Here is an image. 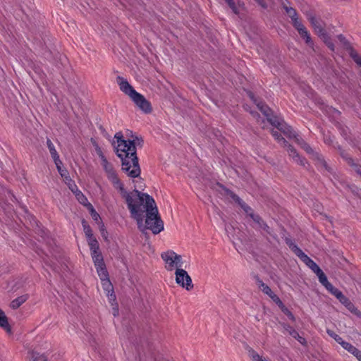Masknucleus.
Here are the masks:
<instances>
[{
    "label": "nucleus",
    "mask_w": 361,
    "mask_h": 361,
    "mask_svg": "<svg viewBox=\"0 0 361 361\" xmlns=\"http://www.w3.org/2000/svg\"><path fill=\"white\" fill-rule=\"evenodd\" d=\"M120 194L126 200L131 216L142 232L149 229L154 234H158L164 230V223L158 215L155 201L150 195L136 189L131 192L123 189Z\"/></svg>",
    "instance_id": "obj_1"
},
{
    "label": "nucleus",
    "mask_w": 361,
    "mask_h": 361,
    "mask_svg": "<svg viewBox=\"0 0 361 361\" xmlns=\"http://www.w3.org/2000/svg\"><path fill=\"white\" fill-rule=\"evenodd\" d=\"M250 97L257 104L258 109L264 115L267 120L273 126L276 128V130L273 129L271 130V135L275 138V140H277L281 146L287 147V151L289 155L295 162L300 165L305 166V160L298 155L296 150L291 145H288L287 141L281 135V133H283L288 137H295V131L289 126H288L283 120L274 116L271 114V111L268 106L262 102H257L252 93L250 94Z\"/></svg>",
    "instance_id": "obj_2"
},
{
    "label": "nucleus",
    "mask_w": 361,
    "mask_h": 361,
    "mask_svg": "<svg viewBox=\"0 0 361 361\" xmlns=\"http://www.w3.org/2000/svg\"><path fill=\"white\" fill-rule=\"evenodd\" d=\"M116 140V152L122 160V169L130 178H137L140 174L138 159L136 155L135 140H126L123 133L115 134Z\"/></svg>",
    "instance_id": "obj_3"
},
{
    "label": "nucleus",
    "mask_w": 361,
    "mask_h": 361,
    "mask_svg": "<svg viewBox=\"0 0 361 361\" xmlns=\"http://www.w3.org/2000/svg\"><path fill=\"white\" fill-rule=\"evenodd\" d=\"M96 152L101 159V165L106 173L108 180L111 183L114 188L120 192L125 189L124 185L119 179L112 164L108 161L102 149L99 146L96 147Z\"/></svg>",
    "instance_id": "obj_4"
},
{
    "label": "nucleus",
    "mask_w": 361,
    "mask_h": 361,
    "mask_svg": "<svg viewBox=\"0 0 361 361\" xmlns=\"http://www.w3.org/2000/svg\"><path fill=\"white\" fill-rule=\"evenodd\" d=\"M290 248L294 252V253L317 276L319 281L322 279V277L325 276V274L319 268V267L303 251L299 248L295 244L293 243H288Z\"/></svg>",
    "instance_id": "obj_5"
},
{
    "label": "nucleus",
    "mask_w": 361,
    "mask_h": 361,
    "mask_svg": "<svg viewBox=\"0 0 361 361\" xmlns=\"http://www.w3.org/2000/svg\"><path fill=\"white\" fill-rule=\"evenodd\" d=\"M161 257L164 262V267L169 271L178 270L183 267V259L180 255L174 251L169 250L161 254Z\"/></svg>",
    "instance_id": "obj_6"
},
{
    "label": "nucleus",
    "mask_w": 361,
    "mask_h": 361,
    "mask_svg": "<svg viewBox=\"0 0 361 361\" xmlns=\"http://www.w3.org/2000/svg\"><path fill=\"white\" fill-rule=\"evenodd\" d=\"M309 20L314 27L315 32L319 35V37L324 41V42L328 46V47L331 50L334 51L335 47L334 43L331 42V38L323 29L320 23L314 16H310Z\"/></svg>",
    "instance_id": "obj_7"
},
{
    "label": "nucleus",
    "mask_w": 361,
    "mask_h": 361,
    "mask_svg": "<svg viewBox=\"0 0 361 361\" xmlns=\"http://www.w3.org/2000/svg\"><path fill=\"white\" fill-rule=\"evenodd\" d=\"M319 282L326 288V290L334 295L342 304L348 307L350 305V300L342 293L338 288H335L331 283L328 281L327 277L325 275L322 277Z\"/></svg>",
    "instance_id": "obj_8"
},
{
    "label": "nucleus",
    "mask_w": 361,
    "mask_h": 361,
    "mask_svg": "<svg viewBox=\"0 0 361 361\" xmlns=\"http://www.w3.org/2000/svg\"><path fill=\"white\" fill-rule=\"evenodd\" d=\"M176 282L181 287L185 288L187 290H190L193 288V283L191 277L188 272L183 269L180 268L175 272Z\"/></svg>",
    "instance_id": "obj_9"
},
{
    "label": "nucleus",
    "mask_w": 361,
    "mask_h": 361,
    "mask_svg": "<svg viewBox=\"0 0 361 361\" xmlns=\"http://www.w3.org/2000/svg\"><path fill=\"white\" fill-rule=\"evenodd\" d=\"M130 99L144 113L149 114L152 111V106L149 102H148L142 94L136 92L133 93V96H132Z\"/></svg>",
    "instance_id": "obj_10"
},
{
    "label": "nucleus",
    "mask_w": 361,
    "mask_h": 361,
    "mask_svg": "<svg viewBox=\"0 0 361 361\" xmlns=\"http://www.w3.org/2000/svg\"><path fill=\"white\" fill-rule=\"evenodd\" d=\"M117 83L120 87V90L129 96L130 98L133 96V93H135L137 91L130 85V83L123 78V77L118 76L116 78Z\"/></svg>",
    "instance_id": "obj_11"
},
{
    "label": "nucleus",
    "mask_w": 361,
    "mask_h": 361,
    "mask_svg": "<svg viewBox=\"0 0 361 361\" xmlns=\"http://www.w3.org/2000/svg\"><path fill=\"white\" fill-rule=\"evenodd\" d=\"M225 191V195L231 197L233 201H235L236 203H238L241 208L245 212V213L249 215L252 212V209L250 207H249L247 204H245L237 195H235L233 192L231 190L224 188Z\"/></svg>",
    "instance_id": "obj_12"
},
{
    "label": "nucleus",
    "mask_w": 361,
    "mask_h": 361,
    "mask_svg": "<svg viewBox=\"0 0 361 361\" xmlns=\"http://www.w3.org/2000/svg\"><path fill=\"white\" fill-rule=\"evenodd\" d=\"M295 29L298 31L301 37H302L305 42L310 45L312 46L313 42L312 41L311 37L305 27L302 24L301 22H297L295 23Z\"/></svg>",
    "instance_id": "obj_13"
},
{
    "label": "nucleus",
    "mask_w": 361,
    "mask_h": 361,
    "mask_svg": "<svg viewBox=\"0 0 361 361\" xmlns=\"http://www.w3.org/2000/svg\"><path fill=\"white\" fill-rule=\"evenodd\" d=\"M286 331L294 338L297 339L301 344L305 345L306 343L305 339L300 336L298 332L294 329L292 326L286 325L284 326Z\"/></svg>",
    "instance_id": "obj_14"
},
{
    "label": "nucleus",
    "mask_w": 361,
    "mask_h": 361,
    "mask_svg": "<svg viewBox=\"0 0 361 361\" xmlns=\"http://www.w3.org/2000/svg\"><path fill=\"white\" fill-rule=\"evenodd\" d=\"M249 216L253 219V221L259 225V227L268 233H270L269 227L262 220L259 216L255 214L253 212L249 214Z\"/></svg>",
    "instance_id": "obj_15"
},
{
    "label": "nucleus",
    "mask_w": 361,
    "mask_h": 361,
    "mask_svg": "<svg viewBox=\"0 0 361 361\" xmlns=\"http://www.w3.org/2000/svg\"><path fill=\"white\" fill-rule=\"evenodd\" d=\"M283 8L286 10L288 16L291 18L293 26L295 27V23L300 22L298 19L296 11L293 8L288 7L285 4H283Z\"/></svg>",
    "instance_id": "obj_16"
},
{
    "label": "nucleus",
    "mask_w": 361,
    "mask_h": 361,
    "mask_svg": "<svg viewBox=\"0 0 361 361\" xmlns=\"http://www.w3.org/2000/svg\"><path fill=\"white\" fill-rule=\"evenodd\" d=\"M341 345L348 352L353 355L355 357H357L358 354L360 353V350H358L357 348H355L354 345H353L351 343L348 342L343 341Z\"/></svg>",
    "instance_id": "obj_17"
},
{
    "label": "nucleus",
    "mask_w": 361,
    "mask_h": 361,
    "mask_svg": "<svg viewBox=\"0 0 361 361\" xmlns=\"http://www.w3.org/2000/svg\"><path fill=\"white\" fill-rule=\"evenodd\" d=\"M257 283L259 286V288L261 289V290L266 295H267L269 298L271 295H272L274 293L271 290V289L269 288L268 285L264 283L261 279L259 278L257 279Z\"/></svg>",
    "instance_id": "obj_18"
},
{
    "label": "nucleus",
    "mask_w": 361,
    "mask_h": 361,
    "mask_svg": "<svg viewBox=\"0 0 361 361\" xmlns=\"http://www.w3.org/2000/svg\"><path fill=\"white\" fill-rule=\"evenodd\" d=\"M0 326L7 331H11V327L8 322L7 317L4 312L0 308Z\"/></svg>",
    "instance_id": "obj_19"
},
{
    "label": "nucleus",
    "mask_w": 361,
    "mask_h": 361,
    "mask_svg": "<svg viewBox=\"0 0 361 361\" xmlns=\"http://www.w3.org/2000/svg\"><path fill=\"white\" fill-rule=\"evenodd\" d=\"M27 300V295H23L14 299L11 302V307L13 309L18 308L22 304H23Z\"/></svg>",
    "instance_id": "obj_20"
},
{
    "label": "nucleus",
    "mask_w": 361,
    "mask_h": 361,
    "mask_svg": "<svg viewBox=\"0 0 361 361\" xmlns=\"http://www.w3.org/2000/svg\"><path fill=\"white\" fill-rule=\"evenodd\" d=\"M92 257L95 267L103 266L104 264L103 257L99 251L92 252Z\"/></svg>",
    "instance_id": "obj_21"
},
{
    "label": "nucleus",
    "mask_w": 361,
    "mask_h": 361,
    "mask_svg": "<svg viewBox=\"0 0 361 361\" xmlns=\"http://www.w3.org/2000/svg\"><path fill=\"white\" fill-rule=\"evenodd\" d=\"M95 268L101 280L109 278V274L106 270L105 264H104L103 266L101 265L95 267Z\"/></svg>",
    "instance_id": "obj_22"
},
{
    "label": "nucleus",
    "mask_w": 361,
    "mask_h": 361,
    "mask_svg": "<svg viewBox=\"0 0 361 361\" xmlns=\"http://www.w3.org/2000/svg\"><path fill=\"white\" fill-rule=\"evenodd\" d=\"M74 194L80 204H83L87 207H88V204H90L88 202L87 198L82 194V192L80 190H75Z\"/></svg>",
    "instance_id": "obj_23"
},
{
    "label": "nucleus",
    "mask_w": 361,
    "mask_h": 361,
    "mask_svg": "<svg viewBox=\"0 0 361 361\" xmlns=\"http://www.w3.org/2000/svg\"><path fill=\"white\" fill-rule=\"evenodd\" d=\"M91 252L99 251V247L97 239L94 237L87 238Z\"/></svg>",
    "instance_id": "obj_24"
},
{
    "label": "nucleus",
    "mask_w": 361,
    "mask_h": 361,
    "mask_svg": "<svg viewBox=\"0 0 361 361\" xmlns=\"http://www.w3.org/2000/svg\"><path fill=\"white\" fill-rule=\"evenodd\" d=\"M47 145L52 158L59 156L50 139L47 140Z\"/></svg>",
    "instance_id": "obj_25"
},
{
    "label": "nucleus",
    "mask_w": 361,
    "mask_h": 361,
    "mask_svg": "<svg viewBox=\"0 0 361 361\" xmlns=\"http://www.w3.org/2000/svg\"><path fill=\"white\" fill-rule=\"evenodd\" d=\"M102 286L106 293L112 292L113 286L109 278L101 280Z\"/></svg>",
    "instance_id": "obj_26"
},
{
    "label": "nucleus",
    "mask_w": 361,
    "mask_h": 361,
    "mask_svg": "<svg viewBox=\"0 0 361 361\" xmlns=\"http://www.w3.org/2000/svg\"><path fill=\"white\" fill-rule=\"evenodd\" d=\"M235 14L238 13V0H224Z\"/></svg>",
    "instance_id": "obj_27"
},
{
    "label": "nucleus",
    "mask_w": 361,
    "mask_h": 361,
    "mask_svg": "<svg viewBox=\"0 0 361 361\" xmlns=\"http://www.w3.org/2000/svg\"><path fill=\"white\" fill-rule=\"evenodd\" d=\"M82 227H83V231H84V233L87 237V238H92V237H94L93 236V233H92V228H90V226L87 224V222L83 220L82 221Z\"/></svg>",
    "instance_id": "obj_28"
},
{
    "label": "nucleus",
    "mask_w": 361,
    "mask_h": 361,
    "mask_svg": "<svg viewBox=\"0 0 361 361\" xmlns=\"http://www.w3.org/2000/svg\"><path fill=\"white\" fill-rule=\"evenodd\" d=\"M88 210L90 211V213L91 214L92 218L95 221H99L100 220V216L99 214L96 212L92 204H88V207H87Z\"/></svg>",
    "instance_id": "obj_29"
},
{
    "label": "nucleus",
    "mask_w": 361,
    "mask_h": 361,
    "mask_svg": "<svg viewBox=\"0 0 361 361\" xmlns=\"http://www.w3.org/2000/svg\"><path fill=\"white\" fill-rule=\"evenodd\" d=\"M326 333L328 334V335L329 336H331V338H333L338 343H339L340 345H341V343H343V342L344 341L343 340V338L338 336V334H336L334 331L332 330H330V329H327L326 330Z\"/></svg>",
    "instance_id": "obj_30"
},
{
    "label": "nucleus",
    "mask_w": 361,
    "mask_h": 361,
    "mask_svg": "<svg viewBox=\"0 0 361 361\" xmlns=\"http://www.w3.org/2000/svg\"><path fill=\"white\" fill-rule=\"evenodd\" d=\"M250 356L253 360V361H269L267 358L259 355L255 350L250 351Z\"/></svg>",
    "instance_id": "obj_31"
},
{
    "label": "nucleus",
    "mask_w": 361,
    "mask_h": 361,
    "mask_svg": "<svg viewBox=\"0 0 361 361\" xmlns=\"http://www.w3.org/2000/svg\"><path fill=\"white\" fill-rule=\"evenodd\" d=\"M65 182L68 185L69 189L73 192L75 193V190H78V188L77 187V185L75 184L74 181H73L70 176L65 180Z\"/></svg>",
    "instance_id": "obj_32"
},
{
    "label": "nucleus",
    "mask_w": 361,
    "mask_h": 361,
    "mask_svg": "<svg viewBox=\"0 0 361 361\" xmlns=\"http://www.w3.org/2000/svg\"><path fill=\"white\" fill-rule=\"evenodd\" d=\"M33 361H47V357L44 355L39 353H33Z\"/></svg>",
    "instance_id": "obj_33"
},
{
    "label": "nucleus",
    "mask_w": 361,
    "mask_h": 361,
    "mask_svg": "<svg viewBox=\"0 0 361 361\" xmlns=\"http://www.w3.org/2000/svg\"><path fill=\"white\" fill-rule=\"evenodd\" d=\"M58 171L62 167V161L60 160L59 156L52 158Z\"/></svg>",
    "instance_id": "obj_34"
},
{
    "label": "nucleus",
    "mask_w": 361,
    "mask_h": 361,
    "mask_svg": "<svg viewBox=\"0 0 361 361\" xmlns=\"http://www.w3.org/2000/svg\"><path fill=\"white\" fill-rule=\"evenodd\" d=\"M106 295L108 296V299H109V302L112 305L113 304H115V301H116V295L114 293V290H112V292H110V293H106Z\"/></svg>",
    "instance_id": "obj_35"
},
{
    "label": "nucleus",
    "mask_w": 361,
    "mask_h": 361,
    "mask_svg": "<svg viewBox=\"0 0 361 361\" xmlns=\"http://www.w3.org/2000/svg\"><path fill=\"white\" fill-rule=\"evenodd\" d=\"M283 312L292 321H295V317L293 314L286 307L284 308Z\"/></svg>",
    "instance_id": "obj_36"
},
{
    "label": "nucleus",
    "mask_w": 361,
    "mask_h": 361,
    "mask_svg": "<svg viewBox=\"0 0 361 361\" xmlns=\"http://www.w3.org/2000/svg\"><path fill=\"white\" fill-rule=\"evenodd\" d=\"M58 171L61 176L64 178V180L69 177L68 172L66 169H62V167L60 169V171Z\"/></svg>",
    "instance_id": "obj_37"
},
{
    "label": "nucleus",
    "mask_w": 361,
    "mask_h": 361,
    "mask_svg": "<svg viewBox=\"0 0 361 361\" xmlns=\"http://www.w3.org/2000/svg\"><path fill=\"white\" fill-rule=\"evenodd\" d=\"M351 56L353 58L354 61L358 64L361 66V56H360L357 54L351 53Z\"/></svg>",
    "instance_id": "obj_38"
},
{
    "label": "nucleus",
    "mask_w": 361,
    "mask_h": 361,
    "mask_svg": "<svg viewBox=\"0 0 361 361\" xmlns=\"http://www.w3.org/2000/svg\"><path fill=\"white\" fill-rule=\"evenodd\" d=\"M113 306L112 307V311H113V314L114 317L118 315V305L116 303L115 304H113L111 305Z\"/></svg>",
    "instance_id": "obj_39"
},
{
    "label": "nucleus",
    "mask_w": 361,
    "mask_h": 361,
    "mask_svg": "<svg viewBox=\"0 0 361 361\" xmlns=\"http://www.w3.org/2000/svg\"><path fill=\"white\" fill-rule=\"evenodd\" d=\"M275 303L281 308L282 312L283 311L284 308H286V307L284 305L281 299L278 300V302H276Z\"/></svg>",
    "instance_id": "obj_40"
},
{
    "label": "nucleus",
    "mask_w": 361,
    "mask_h": 361,
    "mask_svg": "<svg viewBox=\"0 0 361 361\" xmlns=\"http://www.w3.org/2000/svg\"><path fill=\"white\" fill-rule=\"evenodd\" d=\"M275 303L281 308L282 312L283 311L284 308H286V307L284 305L281 299L278 300V302H276Z\"/></svg>",
    "instance_id": "obj_41"
},
{
    "label": "nucleus",
    "mask_w": 361,
    "mask_h": 361,
    "mask_svg": "<svg viewBox=\"0 0 361 361\" xmlns=\"http://www.w3.org/2000/svg\"><path fill=\"white\" fill-rule=\"evenodd\" d=\"M275 303L281 308L282 312L283 311L284 308H286V307L284 305L281 299L278 300V302H276Z\"/></svg>",
    "instance_id": "obj_42"
},
{
    "label": "nucleus",
    "mask_w": 361,
    "mask_h": 361,
    "mask_svg": "<svg viewBox=\"0 0 361 361\" xmlns=\"http://www.w3.org/2000/svg\"><path fill=\"white\" fill-rule=\"evenodd\" d=\"M275 303L281 308L282 312L283 311L284 308H286V307L284 305L281 299L278 300V302H276Z\"/></svg>",
    "instance_id": "obj_43"
},
{
    "label": "nucleus",
    "mask_w": 361,
    "mask_h": 361,
    "mask_svg": "<svg viewBox=\"0 0 361 361\" xmlns=\"http://www.w3.org/2000/svg\"><path fill=\"white\" fill-rule=\"evenodd\" d=\"M337 37L341 43H343L344 45L346 44L347 41H346L345 38L342 35H338Z\"/></svg>",
    "instance_id": "obj_44"
},
{
    "label": "nucleus",
    "mask_w": 361,
    "mask_h": 361,
    "mask_svg": "<svg viewBox=\"0 0 361 361\" xmlns=\"http://www.w3.org/2000/svg\"><path fill=\"white\" fill-rule=\"evenodd\" d=\"M270 298L274 302H278V300H280V298L275 294L274 293L272 295H271Z\"/></svg>",
    "instance_id": "obj_45"
},
{
    "label": "nucleus",
    "mask_w": 361,
    "mask_h": 361,
    "mask_svg": "<svg viewBox=\"0 0 361 361\" xmlns=\"http://www.w3.org/2000/svg\"><path fill=\"white\" fill-rule=\"evenodd\" d=\"M262 8H267V5L262 0H255Z\"/></svg>",
    "instance_id": "obj_46"
},
{
    "label": "nucleus",
    "mask_w": 361,
    "mask_h": 361,
    "mask_svg": "<svg viewBox=\"0 0 361 361\" xmlns=\"http://www.w3.org/2000/svg\"><path fill=\"white\" fill-rule=\"evenodd\" d=\"M100 231L102 233H103V232H106L104 224H102V226H100Z\"/></svg>",
    "instance_id": "obj_47"
},
{
    "label": "nucleus",
    "mask_w": 361,
    "mask_h": 361,
    "mask_svg": "<svg viewBox=\"0 0 361 361\" xmlns=\"http://www.w3.org/2000/svg\"><path fill=\"white\" fill-rule=\"evenodd\" d=\"M305 150L307 152H310L312 151V149L310 146L307 145L306 147H305Z\"/></svg>",
    "instance_id": "obj_48"
},
{
    "label": "nucleus",
    "mask_w": 361,
    "mask_h": 361,
    "mask_svg": "<svg viewBox=\"0 0 361 361\" xmlns=\"http://www.w3.org/2000/svg\"><path fill=\"white\" fill-rule=\"evenodd\" d=\"M359 361H361V351L356 357Z\"/></svg>",
    "instance_id": "obj_49"
},
{
    "label": "nucleus",
    "mask_w": 361,
    "mask_h": 361,
    "mask_svg": "<svg viewBox=\"0 0 361 361\" xmlns=\"http://www.w3.org/2000/svg\"><path fill=\"white\" fill-rule=\"evenodd\" d=\"M322 164H323L324 166L326 169H327V166H326V162H325L324 161H322Z\"/></svg>",
    "instance_id": "obj_50"
},
{
    "label": "nucleus",
    "mask_w": 361,
    "mask_h": 361,
    "mask_svg": "<svg viewBox=\"0 0 361 361\" xmlns=\"http://www.w3.org/2000/svg\"><path fill=\"white\" fill-rule=\"evenodd\" d=\"M140 142H141V140H140L139 139H137V144H140Z\"/></svg>",
    "instance_id": "obj_51"
},
{
    "label": "nucleus",
    "mask_w": 361,
    "mask_h": 361,
    "mask_svg": "<svg viewBox=\"0 0 361 361\" xmlns=\"http://www.w3.org/2000/svg\"><path fill=\"white\" fill-rule=\"evenodd\" d=\"M357 172L361 175V171H360L359 169H357Z\"/></svg>",
    "instance_id": "obj_52"
},
{
    "label": "nucleus",
    "mask_w": 361,
    "mask_h": 361,
    "mask_svg": "<svg viewBox=\"0 0 361 361\" xmlns=\"http://www.w3.org/2000/svg\"><path fill=\"white\" fill-rule=\"evenodd\" d=\"M106 233V232H103V233H102V235L103 236H105Z\"/></svg>",
    "instance_id": "obj_53"
}]
</instances>
